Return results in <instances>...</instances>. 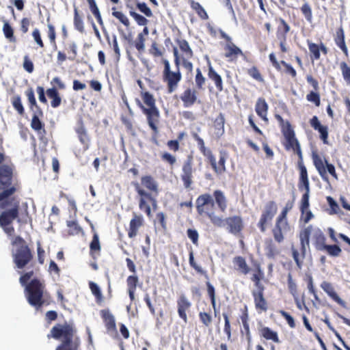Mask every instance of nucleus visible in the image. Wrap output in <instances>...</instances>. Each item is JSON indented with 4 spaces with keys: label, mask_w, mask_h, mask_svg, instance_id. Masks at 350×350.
Here are the masks:
<instances>
[{
    "label": "nucleus",
    "mask_w": 350,
    "mask_h": 350,
    "mask_svg": "<svg viewBox=\"0 0 350 350\" xmlns=\"http://www.w3.org/2000/svg\"><path fill=\"white\" fill-rule=\"evenodd\" d=\"M12 170L10 167L3 165L0 167V183L2 185L3 191L0 193V206L5 209L0 215V226L5 232L12 235L14 232V228L11 226L12 222L18 217V208L19 202L14 198H11L15 191L14 187L7 189L10 184Z\"/></svg>",
    "instance_id": "f257e3e1"
},
{
    "label": "nucleus",
    "mask_w": 350,
    "mask_h": 350,
    "mask_svg": "<svg viewBox=\"0 0 350 350\" xmlns=\"http://www.w3.org/2000/svg\"><path fill=\"white\" fill-rule=\"evenodd\" d=\"M51 334L53 338L62 340V344L56 350H77L79 341L75 337L72 326L67 324L57 325L51 329Z\"/></svg>",
    "instance_id": "f03ea898"
},
{
    "label": "nucleus",
    "mask_w": 350,
    "mask_h": 350,
    "mask_svg": "<svg viewBox=\"0 0 350 350\" xmlns=\"http://www.w3.org/2000/svg\"><path fill=\"white\" fill-rule=\"evenodd\" d=\"M142 98L148 108L145 107L139 100H136V102L139 107L143 110L144 113L147 116L148 123L150 128L154 132H157V124L159 122V112L155 106V100L153 96L147 92L142 93Z\"/></svg>",
    "instance_id": "7ed1b4c3"
},
{
    "label": "nucleus",
    "mask_w": 350,
    "mask_h": 350,
    "mask_svg": "<svg viewBox=\"0 0 350 350\" xmlns=\"http://www.w3.org/2000/svg\"><path fill=\"white\" fill-rule=\"evenodd\" d=\"M13 245L12 256L18 268H23L31 259V254L25 241L20 237L12 240Z\"/></svg>",
    "instance_id": "20e7f679"
},
{
    "label": "nucleus",
    "mask_w": 350,
    "mask_h": 350,
    "mask_svg": "<svg viewBox=\"0 0 350 350\" xmlns=\"http://www.w3.org/2000/svg\"><path fill=\"white\" fill-rule=\"evenodd\" d=\"M42 284L38 280H33L29 284L25 286L28 302L33 306L38 308L43 303L44 294Z\"/></svg>",
    "instance_id": "39448f33"
},
{
    "label": "nucleus",
    "mask_w": 350,
    "mask_h": 350,
    "mask_svg": "<svg viewBox=\"0 0 350 350\" xmlns=\"http://www.w3.org/2000/svg\"><path fill=\"white\" fill-rule=\"evenodd\" d=\"M163 64V79L167 84L168 92L172 93L177 88L178 84L182 79V76L179 69H172L171 68L168 60L164 59Z\"/></svg>",
    "instance_id": "423d86ee"
},
{
    "label": "nucleus",
    "mask_w": 350,
    "mask_h": 350,
    "mask_svg": "<svg viewBox=\"0 0 350 350\" xmlns=\"http://www.w3.org/2000/svg\"><path fill=\"white\" fill-rule=\"evenodd\" d=\"M290 230L286 220V211H283L277 218L275 226L273 229V234L275 241L280 243L284 240V234Z\"/></svg>",
    "instance_id": "0eeeda50"
},
{
    "label": "nucleus",
    "mask_w": 350,
    "mask_h": 350,
    "mask_svg": "<svg viewBox=\"0 0 350 350\" xmlns=\"http://www.w3.org/2000/svg\"><path fill=\"white\" fill-rule=\"evenodd\" d=\"M277 206L273 202H268L259 221V226L262 232H265L268 223H269L277 213Z\"/></svg>",
    "instance_id": "6e6552de"
},
{
    "label": "nucleus",
    "mask_w": 350,
    "mask_h": 350,
    "mask_svg": "<svg viewBox=\"0 0 350 350\" xmlns=\"http://www.w3.org/2000/svg\"><path fill=\"white\" fill-rule=\"evenodd\" d=\"M312 159L314 165L321 178L324 180L328 182L327 172L325 169V159L323 156L318 154L315 151H312Z\"/></svg>",
    "instance_id": "1a4fd4ad"
},
{
    "label": "nucleus",
    "mask_w": 350,
    "mask_h": 350,
    "mask_svg": "<svg viewBox=\"0 0 350 350\" xmlns=\"http://www.w3.org/2000/svg\"><path fill=\"white\" fill-rule=\"evenodd\" d=\"M100 312L105 321L107 332L111 336H116L117 329L113 315L107 310H103Z\"/></svg>",
    "instance_id": "9d476101"
},
{
    "label": "nucleus",
    "mask_w": 350,
    "mask_h": 350,
    "mask_svg": "<svg viewBox=\"0 0 350 350\" xmlns=\"http://www.w3.org/2000/svg\"><path fill=\"white\" fill-rule=\"evenodd\" d=\"M192 158L189 157L183 166L182 180L186 188H188L192 184Z\"/></svg>",
    "instance_id": "9b49d317"
},
{
    "label": "nucleus",
    "mask_w": 350,
    "mask_h": 350,
    "mask_svg": "<svg viewBox=\"0 0 350 350\" xmlns=\"http://www.w3.org/2000/svg\"><path fill=\"white\" fill-rule=\"evenodd\" d=\"M196 204L198 211L200 214L206 212L207 206H211V207L214 206L213 198L209 194H204L199 196Z\"/></svg>",
    "instance_id": "f8f14e48"
},
{
    "label": "nucleus",
    "mask_w": 350,
    "mask_h": 350,
    "mask_svg": "<svg viewBox=\"0 0 350 350\" xmlns=\"http://www.w3.org/2000/svg\"><path fill=\"white\" fill-rule=\"evenodd\" d=\"M178 313L179 317L187 323V317L186 311L188 310L191 306L190 301L187 299L185 295H181L180 299L178 300Z\"/></svg>",
    "instance_id": "ddd939ff"
},
{
    "label": "nucleus",
    "mask_w": 350,
    "mask_h": 350,
    "mask_svg": "<svg viewBox=\"0 0 350 350\" xmlns=\"http://www.w3.org/2000/svg\"><path fill=\"white\" fill-rule=\"evenodd\" d=\"M322 289L336 302L341 306L345 305V301L335 292L332 284L327 282H322L321 285Z\"/></svg>",
    "instance_id": "4468645a"
},
{
    "label": "nucleus",
    "mask_w": 350,
    "mask_h": 350,
    "mask_svg": "<svg viewBox=\"0 0 350 350\" xmlns=\"http://www.w3.org/2000/svg\"><path fill=\"white\" fill-rule=\"evenodd\" d=\"M317 248L320 251H326L329 255L334 257L339 256L342 252L340 247L336 245H326L323 243H318Z\"/></svg>",
    "instance_id": "2eb2a0df"
},
{
    "label": "nucleus",
    "mask_w": 350,
    "mask_h": 350,
    "mask_svg": "<svg viewBox=\"0 0 350 350\" xmlns=\"http://www.w3.org/2000/svg\"><path fill=\"white\" fill-rule=\"evenodd\" d=\"M180 98L186 107H191L197 100L196 91L187 89L181 95Z\"/></svg>",
    "instance_id": "dca6fc26"
},
{
    "label": "nucleus",
    "mask_w": 350,
    "mask_h": 350,
    "mask_svg": "<svg viewBox=\"0 0 350 350\" xmlns=\"http://www.w3.org/2000/svg\"><path fill=\"white\" fill-rule=\"evenodd\" d=\"M142 225V218L140 216L134 214L133 218L131 220L129 230V237L130 238L135 237L139 228Z\"/></svg>",
    "instance_id": "f3484780"
},
{
    "label": "nucleus",
    "mask_w": 350,
    "mask_h": 350,
    "mask_svg": "<svg viewBox=\"0 0 350 350\" xmlns=\"http://www.w3.org/2000/svg\"><path fill=\"white\" fill-rule=\"evenodd\" d=\"M312 229V226H308L300 232L299 239L303 252H305L306 247L309 246V237L311 234Z\"/></svg>",
    "instance_id": "a211bd4d"
},
{
    "label": "nucleus",
    "mask_w": 350,
    "mask_h": 350,
    "mask_svg": "<svg viewBox=\"0 0 350 350\" xmlns=\"http://www.w3.org/2000/svg\"><path fill=\"white\" fill-rule=\"evenodd\" d=\"M142 185L147 189L153 191L156 193H158V183L157 182L150 176H144L141 179Z\"/></svg>",
    "instance_id": "6ab92c4d"
},
{
    "label": "nucleus",
    "mask_w": 350,
    "mask_h": 350,
    "mask_svg": "<svg viewBox=\"0 0 350 350\" xmlns=\"http://www.w3.org/2000/svg\"><path fill=\"white\" fill-rule=\"evenodd\" d=\"M224 49L226 51L225 57L231 59L236 57L238 55H242V51L232 42H228L226 44Z\"/></svg>",
    "instance_id": "aec40b11"
},
{
    "label": "nucleus",
    "mask_w": 350,
    "mask_h": 350,
    "mask_svg": "<svg viewBox=\"0 0 350 350\" xmlns=\"http://www.w3.org/2000/svg\"><path fill=\"white\" fill-rule=\"evenodd\" d=\"M268 105L264 99L259 98L256 104V111L257 114L265 121H267V114Z\"/></svg>",
    "instance_id": "412c9836"
},
{
    "label": "nucleus",
    "mask_w": 350,
    "mask_h": 350,
    "mask_svg": "<svg viewBox=\"0 0 350 350\" xmlns=\"http://www.w3.org/2000/svg\"><path fill=\"white\" fill-rule=\"evenodd\" d=\"M226 223L229 226L230 231L232 233H237L241 230L242 221L239 217L228 218Z\"/></svg>",
    "instance_id": "4be33fe9"
},
{
    "label": "nucleus",
    "mask_w": 350,
    "mask_h": 350,
    "mask_svg": "<svg viewBox=\"0 0 350 350\" xmlns=\"http://www.w3.org/2000/svg\"><path fill=\"white\" fill-rule=\"evenodd\" d=\"M286 139V147L287 149H293L294 151L297 152V154L299 155V158H301V151L300 148L299 144L297 141V139L295 138V136L292 137H289Z\"/></svg>",
    "instance_id": "5701e85b"
},
{
    "label": "nucleus",
    "mask_w": 350,
    "mask_h": 350,
    "mask_svg": "<svg viewBox=\"0 0 350 350\" xmlns=\"http://www.w3.org/2000/svg\"><path fill=\"white\" fill-rule=\"evenodd\" d=\"M254 297V301L256 307L258 309H260L262 310H267V302L265 299L263 297L262 292H254L253 293Z\"/></svg>",
    "instance_id": "b1692460"
},
{
    "label": "nucleus",
    "mask_w": 350,
    "mask_h": 350,
    "mask_svg": "<svg viewBox=\"0 0 350 350\" xmlns=\"http://www.w3.org/2000/svg\"><path fill=\"white\" fill-rule=\"evenodd\" d=\"M46 94L52 99L51 106L55 108L57 107L61 103V98L59 96L57 90L55 88L48 89Z\"/></svg>",
    "instance_id": "393cba45"
},
{
    "label": "nucleus",
    "mask_w": 350,
    "mask_h": 350,
    "mask_svg": "<svg viewBox=\"0 0 350 350\" xmlns=\"http://www.w3.org/2000/svg\"><path fill=\"white\" fill-rule=\"evenodd\" d=\"M208 77L215 82L216 87L221 91L222 90V80L220 75H219L210 65L208 68Z\"/></svg>",
    "instance_id": "a878e982"
},
{
    "label": "nucleus",
    "mask_w": 350,
    "mask_h": 350,
    "mask_svg": "<svg viewBox=\"0 0 350 350\" xmlns=\"http://www.w3.org/2000/svg\"><path fill=\"white\" fill-rule=\"evenodd\" d=\"M214 197L218 206L222 211H224L226 208V200L224 193L219 190H216L214 192Z\"/></svg>",
    "instance_id": "bb28decb"
},
{
    "label": "nucleus",
    "mask_w": 350,
    "mask_h": 350,
    "mask_svg": "<svg viewBox=\"0 0 350 350\" xmlns=\"http://www.w3.org/2000/svg\"><path fill=\"white\" fill-rule=\"evenodd\" d=\"M262 336L267 340H271L275 342H280L278 334L269 327H264L261 329Z\"/></svg>",
    "instance_id": "cd10ccee"
},
{
    "label": "nucleus",
    "mask_w": 350,
    "mask_h": 350,
    "mask_svg": "<svg viewBox=\"0 0 350 350\" xmlns=\"http://www.w3.org/2000/svg\"><path fill=\"white\" fill-rule=\"evenodd\" d=\"M234 263L237 266V269L243 273L246 274L249 272V267L245 260L242 257H237L234 259Z\"/></svg>",
    "instance_id": "c85d7f7f"
},
{
    "label": "nucleus",
    "mask_w": 350,
    "mask_h": 350,
    "mask_svg": "<svg viewBox=\"0 0 350 350\" xmlns=\"http://www.w3.org/2000/svg\"><path fill=\"white\" fill-rule=\"evenodd\" d=\"M336 42L337 45L340 48V49L343 51V53L347 55L348 51L347 47L345 44V36L342 29L340 30V32L338 33V36L336 39Z\"/></svg>",
    "instance_id": "c756f323"
},
{
    "label": "nucleus",
    "mask_w": 350,
    "mask_h": 350,
    "mask_svg": "<svg viewBox=\"0 0 350 350\" xmlns=\"http://www.w3.org/2000/svg\"><path fill=\"white\" fill-rule=\"evenodd\" d=\"M112 15L120 21L126 27H129L130 22L127 16L122 12L116 11L115 8L112 9Z\"/></svg>",
    "instance_id": "7c9ffc66"
},
{
    "label": "nucleus",
    "mask_w": 350,
    "mask_h": 350,
    "mask_svg": "<svg viewBox=\"0 0 350 350\" xmlns=\"http://www.w3.org/2000/svg\"><path fill=\"white\" fill-rule=\"evenodd\" d=\"M191 8L195 10L198 15L203 19H206L208 18V15L204 10V9L202 7V5L198 3L195 2L194 1H191Z\"/></svg>",
    "instance_id": "2f4dec72"
},
{
    "label": "nucleus",
    "mask_w": 350,
    "mask_h": 350,
    "mask_svg": "<svg viewBox=\"0 0 350 350\" xmlns=\"http://www.w3.org/2000/svg\"><path fill=\"white\" fill-rule=\"evenodd\" d=\"M301 10L306 21L311 23L312 20V12L309 4L308 3H305L301 7Z\"/></svg>",
    "instance_id": "473e14b6"
},
{
    "label": "nucleus",
    "mask_w": 350,
    "mask_h": 350,
    "mask_svg": "<svg viewBox=\"0 0 350 350\" xmlns=\"http://www.w3.org/2000/svg\"><path fill=\"white\" fill-rule=\"evenodd\" d=\"M282 129L285 139L295 136V133L288 122H285V124L282 125Z\"/></svg>",
    "instance_id": "72a5a7b5"
},
{
    "label": "nucleus",
    "mask_w": 350,
    "mask_h": 350,
    "mask_svg": "<svg viewBox=\"0 0 350 350\" xmlns=\"http://www.w3.org/2000/svg\"><path fill=\"white\" fill-rule=\"evenodd\" d=\"M74 23L76 29L79 31L83 32L84 29L83 20L79 16L77 8L75 9Z\"/></svg>",
    "instance_id": "f704fd0d"
},
{
    "label": "nucleus",
    "mask_w": 350,
    "mask_h": 350,
    "mask_svg": "<svg viewBox=\"0 0 350 350\" xmlns=\"http://www.w3.org/2000/svg\"><path fill=\"white\" fill-rule=\"evenodd\" d=\"M340 67L344 79L350 84V67L345 62H341Z\"/></svg>",
    "instance_id": "c9c22d12"
},
{
    "label": "nucleus",
    "mask_w": 350,
    "mask_h": 350,
    "mask_svg": "<svg viewBox=\"0 0 350 350\" xmlns=\"http://www.w3.org/2000/svg\"><path fill=\"white\" fill-rule=\"evenodd\" d=\"M90 288L92 294H94L96 297L98 301L103 300V295H102L100 289L97 284H96L95 282H90Z\"/></svg>",
    "instance_id": "e433bc0d"
},
{
    "label": "nucleus",
    "mask_w": 350,
    "mask_h": 350,
    "mask_svg": "<svg viewBox=\"0 0 350 350\" xmlns=\"http://www.w3.org/2000/svg\"><path fill=\"white\" fill-rule=\"evenodd\" d=\"M5 36L10 40V42H14L15 39L13 36V29L8 23L5 22L3 27Z\"/></svg>",
    "instance_id": "4c0bfd02"
},
{
    "label": "nucleus",
    "mask_w": 350,
    "mask_h": 350,
    "mask_svg": "<svg viewBox=\"0 0 350 350\" xmlns=\"http://www.w3.org/2000/svg\"><path fill=\"white\" fill-rule=\"evenodd\" d=\"M180 49L184 52L183 57H191L192 56L193 53L187 42H181L180 43Z\"/></svg>",
    "instance_id": "58836bf2"
},
{
    "label": "nucleus",
    "mask_w": 350,
    "mask_h": 350,
    "mask_svg": "<svg viewBox=\"0 0 350 350\" xmlns=\"http://www.w3.org/2000/svg\"><path fill=\"white\" fill-rule=\"evenodd\" d=\"M215 126L218 129L217 134L222 135L224 132V118L221 114L216 119Z\"/></svg>",
    "instance_id": "ea45409f"
},
{
    "label": "nucleus",
    "mask_w": 350,
    "mask_h": 350,
    "mask_svg": "<svg viewBox=\"0 0 350 350\" xmlns=\"http://www.w3.org/2000/svg\"><path fill=\"white\" fill-rule=\"evenodd\" d=\"M138 283V278L135 275H130L127 278L128 290H135Z\"/></svg>",
    "instance_id": "a19ab883"
},
{
    "label": "nucleus",
    "mask_w": 350,
    "mask_h": 350,
    "mask_svg": "<svg viewBox=\"0 0 350 350\" xmlns=\"http://www.w3.org/2000/svg\"><path fill=\"white\" fill-rule=\"evenodd\" d=\"M308 48L310 52L313 55L314 57L317 59L320 57L319 47L317 44L308 42Z\"/></svg>",
    "instance_id": "79ce46f5"
},
{
    "label": "nucleus",
    "mask_w": 350,
    "mask_h": 350,
    "mask_svg": "<svg viewBox=\"0 0 350 350\" xmlns=\"http://www.w3.org/2000/svg\"><path fill=\"white\" fill-rule=\"evenodd\" d=\"M12 105L14 109L20 113L23 114L24 111V109L23 105L21 103V100L20 97L16 96L13 98Z\"/></svg>",
    "instance_id": "37998d69"
},
{
    "label": "nucleus",
    "mask_w": 350,
    "mask_h": 350,
    "mask_svg": "<svg viewBox=\"0 0 350 350\" xmlns=\"http://www.w3.org/2000/svg\"><path fill=\"white\" fill-rule=\"evenodd\" d=\"M130 14L134 18V19L137 21L138 25H146L147 24L148 21L143 16H142L135 12H131Z\"/></svg>",
    "instance_id": "c03bdc74"
},
{
    "label": "nucleus",
    "mask_w": 350,
    "mask_h": 350,
    "mask_svg": "<svg viewBox=\"0 0 350 350\" xmlns=\"http://www.w3.org/2000/svg\"><path fill=\"white\" fill-rule=\"evenodd\" d=\"M307 99L308 101L314 103L317 107L320 105V96L319 94L316 92H311L308 94L307 95Z\"/></svg>",
    "instance_id": "a18cd8bd"
},
{
    "label": "nucleus",
    "mask_w": 350,
    "mask_h": 350,
    "mask_svg": "<svg viewBox=\"0 0 350 350\" xmlns=\"http://www.w3.org/2000/svg\"><path fill=\"white\" fill-rule=\"evenodd\" d=\"M137 8L143 12L146 16L150 17L152 16L151 10L147 6L145 3H138L137 4Z\"/></svg>",
    "instance_id": "49530a36"
},
{
    "label": "nucleus",
    "mask_w": 350,
    "mask_h": 350,
    "mask_svg": "<svg viewBox=\"0 0 350 350\" xmlns=\"http://www.w3.org/2000/svg\"><path fill=\"white\" fill-rule=\"evenodd\" d=\"M196 72L197 73L195 79L196 83L199 88H201L202 85L204 84L205 78L202 75V72L199 68L197 69Z\"/></svg>",
    "instance_id": "de8ad7c7"
},
{
    "label": "nucleus",
    "mask_w": 350,
    "mask_h": 350,
    "mask_svg": "<svg viewBox=\"0 0 350 350\" xmlns=\"http://www.w3.org/2000/svg\"><path fill=\"white\" fill-rule=\"evenodd\" d=\"M223 317L225 321V325H224V332L228 336V340H230L231 338V331H230V325L228 317L226 314L224 313Z\"/></svg>",
    "instance_id": "09e8293b"
},
{
    "label": "nucleus",
    "mask_w": 350,
    "mask_h": 350,
    "mask_svg": "<svg viewBox=\"0 0 350 350\" xmlns=\"http://www.w3.org/2000/svg\"><path fill=\"white\" fill-rule=\"evenodd\" d=\"M189 263L191 266L198 273H204V271L202 267L197 265V263L194 261V257L193 252H191L189 254Z\"/></svg>",
    "instance_id": "8fccbe9b"
},
{
    "label": "nucleus",
    "mask_w": 350,
    "mask_h": 350,
    "mask_svg": "<svg viewBox=\"0 0 350 350\" xmlns=\"http://www.w3.org/2000/svg\"><path fill=\"white\" fill-rule=\"evenodd\" d=\"M248 74L257 81H262V78L256 67H252L248 70Z\"/></svg>",
    "instance_id": "3c124183"
},
{
    "label": "nucleus",
    "mask_w": 350,
    "mask_h": 350,
    "mask_svg": "<svg viewBox=\"0 0 350 350\" xmlns=\"http://www.w3.org/2000/svg\"><path fill=\"white\" fill-rule=\"evenodd\" d=\"M317 131H318L320 133V137L324 143H327V139L328 137V131L327 127L322 125L320 128H319Z\"/></svg>",
    "instance_id": "603ef678"
},
{
    "label": "nucleus",
    "mask_w": 350,
    "mask_h": 350,
    "mask_svg": "<svg viewBox=\"0 0 350 350\" xmlns=\"http://www.w3.org/2000/svg\"><path fill=\"white\" fill-rule=\"evenodd\" d=\"M92 250H99L100 249L98 236L96 233L94 234L93 239L90 243Z\"/></svg>",
    "instance_id": "864d4df0"
},
{
    "label": "nucleus",
    "mask_w": 350,
    "mask_h": 350,
    "mask_svg": "<svg viewBox=\"0 0 350 350\" xmlns=\"http://www.w3.org/2000/svg\"><path fill=\"white\" fill-rule=\"evenodd\" d=\"M208 217L211 219V221L218 226H222L224 225V221L223 219L219 217V216L215 215L214 213H208Z\"/></svg>",
    "instance_id": "5fc2aeb1"
},
{
    "label": "nucleus",
    "mask_w": 350,
    "mask_h": 350,
    "mask_svg": "<svg viewBox=\"0 0 350 350\" xmlns=\"http://www.w3.org/2000/svg\"><path fill=\"white\" fill-rule=\"evenodd\" d=\"M280 314L286 320L291 327L293 328L295 327L294 319L288 313L285 311H280Z\"/></svg>",
    "instance_id": "6e6d98bb"
},
{
    "label": "nucleus",
    "mask_w": 350,
    "mask_h": 350,
    "mask_svg": "<svg viewBox=\"0 0 350 350\" xmlns=\"http://www.w3.org/2000/svg\"><path fill=\"white\" fill-rule=\"evenodd\" d=\"M200 318L202 322L206 325L208 326L211 321L212 318L206 312H200Z\"/></svg>",
    "instance_id": "4d7b16f0"
},
{
    "label": "nucleus",
    "mask_w": 350,
    "mask_h": 350,
    "mask_svg": "<svg viewBox=\"0 0 350 350\" xmlns=\"http://www.w3.org/2000/svg\"><path fill=\"white\" fill-rule=\"evenodd\" d=\"M187 236L194 244H197L198 241V233L196 230L189 229Z\"/></svg>",
    "instance_id": "13d9d810"
},
{
    "label": "nucleus",
    "mask_w": 350,
    "mask_h": 350,
    "mask_svg": "<svg viewBox=\"0 0 350 350\" xmlns=\"http://www.w3.org/2000/svg\"><path fill=\"white\" fill-rule=\"evenodd\" d=\"M145 39L143 36L142 33H139L138 35V41L136 43V48L138 51H144L145 49V44H144Z\"/></svg>",
    "instance_id": "bf43d9fd"
},
{
    "label": "nucleus",
    "mask_w": 350,
    "mask_h": 350,
    "mask_svg": "<svg viewBox=\"0 0 350 350\" xmlns=\"http://www.w3.org/2000/svg\"><path fill=\"white\" fill-rule=\"evenodd\" d=\"M135 190L137 191L138 194L141 196V198H144V199H145V198H148V199L151 198L150 194L149 193H148L147 191H146L144 189H142L139 187L138 183L135 184Z\"/></svg>",
    "instance_id": "052dcab7"
},
{
    "label": "nucleus",
    "mask_w": 350,
    "mask_h": 350,
    "mask_svg": "<svg viewBox=\"0 0 350 350\" xmlns=\"http://www.w3.org/2000/svg\"><path fill=\"white\" fill-rule=\"evenodd\" d=\"M31 125L32 129L36 131H39L42 129V123L36 116L33 117Z\"/></svg>",
    "instance_id": "680f3d73"
},
{
    "label": "nucleus",
    "mask_w": 350,
    "mask_h": 350,
    "mask_svg": "<svg viewBox=\"0 0 350 350\" xmlns=\"http://www.w3.org/2000/svg\"><path fill=\"white\" fill-rule=\"evenodd\" d=\"M32 36L37 44H38L40 47H43L44 44L42 41L39 30L37 29H34L32 33Z\"/></svg>",
    "instance_id": "e2e57ef3"
},
{
    "label": "nucleus",
    "mask_w": 350,
    "mask_h": 350,
    "mask_svg": "<svg viewBox=\"0 0 350 350\" xmlns=\"http://www.w3.org/2000/svg\"><path fill=\"white\" fill-rule=\"evenodd\" d=\"M225 163H226V159H225L224 157L221 156L219 161L217 163V166L219 167V169L217 170V174H221L226 171Z\"/></svg>",
    "instance_id": "0e129e2a"
},
{
    "label": "nucleus",
    "mask_w": 350,
    "mask_h": 350,
    "mask_svg": "<svg viewBox=\"0 0 350 350\" xmlns=\"http://www.w3.org/2000/svg\"><path fill=\"white\" fill-rule=\"evenodd\" d=\"M24 68L29 73L33 71V66L32 62L28 59L27 57H25L23 62Z\"/></svg>",
    "instance_id": "69168bd1"
},
{
    "label": "nucleus",
    "mask_w": 350,
    "mask_h": 350,
    "mask_svg": "<svg viewBox=\"0 0 350 350\" xmlns=\"http://www.w3.org/2000/svg\"><path fill=\"white\" fill-rule=\"evenodd\" d=\"M325 169H327L326 172L327 171L332 176H333L336 179H337V174L335 171V167L332 164H330L327 162V161H325Z\"/></svg>",
    "instance_id": "338daca9"
},
{
    "label": "nucleus",
    "mask_w": 350,
    "mask_h": 350,
    "mask_svg": "<svg viewBox=\"0 0 350 350\" xmlns=\"http://www.w3.org/2000/svg\"><path fill=\"white\" fill-rule=\"evenodd\" d=\"M163 160L167 161L170 164H174L176 162V158L170 153H164L162 156Z\"/></svg>",
    "instance_id": "774afa93"
}]
</instances>
